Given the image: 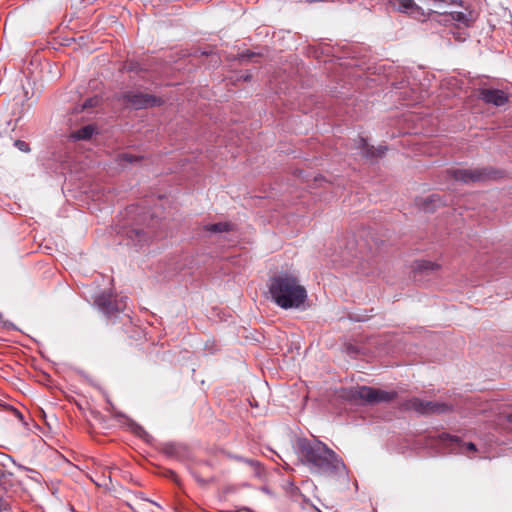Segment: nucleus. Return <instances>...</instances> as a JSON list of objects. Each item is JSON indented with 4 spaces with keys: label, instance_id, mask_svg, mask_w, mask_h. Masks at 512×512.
<instances>
[{
    "label": "nucleus",
    "instance_id": "1",
    "mask_svg": "<svg viewBox=\"0 0 512 512\" xmlns=\"http://www.w3.org/2000/svg\"><path fill=\"white\" fill-rule=\"evenodd\" d=\"M297 449L300 461L312 473L334 475L345 469L342 459L317 439L299 438Z\"/></svg>",
    "mask_w": 512,
    "mask_h": 512
},
{
    "label": "nucleus",
    "instance_id": "2",
    "mask_svg": "<svg viewBox=\"0 0 512 512\" xmlns=\"http://www.w3.org/2000/svg\"><path fill=\"white\" fill-rule=\"evenodd\" d=\"M269 292L272 300L283 309L299 308L307 299V291L299 279L289 273L271 278Z\"/></svg>",
    "mask_w": 512,
    "mask_h": 512
},
{
    "label": "nucleus",
    "instance_id": "3",
    "mask_svg": "<svg viewBox=\"0 0 512 512\" xmlns=\"http://www.w3.org/2000/svg\"><path fill=\"white\" fill-rule=\"evenodd\" d=\"M396 392L385 391L373 387L361 386L351 390L350 397L352 399H359L363 403L375 404L381 402H390L395 399Z\"/></svg>",
    "mask_w": 512,
    "mask_h": 512
},
{
    "label": "nucleus",
    "instance_id": "4",
    "mask_svg": "<svg viewBox=\"0 0 512 512\" xmlns=\"http://www.w3.org/2000/svg\"><path fill=\"white\" fill-rule=\"evenodd\" d=\"M447 173L456 181L465 184L483 182L494 178V172L487 168L450 169Z\"/></svg>",
    "mask_w": 512,
    "mask_h": 512
},
{
    "label": "nucleus",
    "instance_id": "5",
    "mask_svg": "<svg viewBox=\"0 0 512 512\" xmlns=\"http://www.w3.org/2000/svg\"><path fill=\"white\" fill-rule=\"evenodd\" d=\"M127 299L120 297L113 300L110 293L103 292L95 298L94 303L105 316L112 318L126 309Z\"/></svg>",
    "mask_w": 512,
    "mask_h": 512
},
{
    "label": "nucleus",
    "instance_id": "6",
    "mask_svg": "<svg viewBox=\"0 0 512 512\" xmlns=\"http://www.w3.org/2000/svg\"><path fill=\"white\" fill-rule=\"evenodd\" d=\"M406 407L420 414H441L451 409V407L444 402L425 401L416 397L408 400Z\"/></svg>",
    "mask_w": 512,
    "mask_h": 512
},
{
    "label": "nucleus",
    "instance_id": "7",
    "mask_svg": "<svg viewBox=\"0 0 512 512\" xmlns=\"http://www.w3.org/2000/svg\"><path fill=\"white\" fill-rule=\"evenodd\" d=\"M438 440L441 445L449 449L450 453L466 454L467 452L476 451V446L474 443H464L457 436L442 433L438 436Z\"/></svg>",
    "mask_w": 512,
    "mask_h": 512
},
{
    "label": "nucleus",
    "instance_id": "8",
    "mask_svg": "<svg viewBox=\"0 0 512 512\" xmlns=\"http://www.w3.org/2000/svg\"><path fill=\"white\" fill-rule=\"evenodd\" d=\"M387 2L395 11L407 14L416 20L424 19L426 16L425 10L414 0H387Z\"/></svg>",
    "mask_w": 512,
    "mask_h": 512
},
{
    "label": "nucleus",
    "instance_id": "9",
    "mask_svg": "<svg viewBox=\"0 0 512 512\" xmlns=\"http://www.w3.org/2000/svg\"><path fill=\"white\" fill-rule=\"evenodd\" d=\"M127 104L135 109L158 106L162 103L161 99L145 93L128 92L124 95Z\"/></svg>",
    "mask_w": 512,
    "mask_h": 512
},
{
    "label": "nucleus",
    "instance_id": "10",
    "mask_svg": "<svg viewBox=\"0 0 512 512\" xmlns=\"http://www.w3.org/2000/svg\"><path fill=\"white\" fill-rule=\"evenodd\" d=\"M479 99L484 103L497 107L505 105L509 100V95L501 89L481 88L478 94Z\"/></svg>",
    "mask_w": 512,
    "mask_h": 512
},
{
    "label": "nucleus",
    "instance_id": "11",
    "mask_svg": "<svg viewBox=\"0 0 512 512\" xmlns=\"http://www.w3.org/2000/svg\"><path fill=\"white\" fill-rule=\"evenodd\" d=\"M432 14H438L439 16L444 17V21H451L455 22L464 26H470L471 19L469 16L461 11H436L432 8L428 9V12L425 11V18L421 19L420 21H425L427 17L431 16Z\"/></svg>",
    "mask_w": 512,
    "mask_h": 512
},
{
    "label": "nucleus",
    "instance_id": "12",
    "mask_svg": "<svg viewBox=\"0 0 512 512\" xmlns=\"http://www.w3.org/2000/svg\"><path fill=\"white\" fill-rule=\"evenodd\" d=\"M357 148L360 149L362 156L369 160L382 157L387 150L386 146H379L378 148L370 146L363 137H359Z\"/></svg>",
    "mask_w": 512,
    "mask_h": 512
},
{
    "label": "nucleus",
    "instance_id": "13",
    "mask_svg": "<svg viewBox=\"0 0 512 512\" xmlns=\"http://www.w3.org/2000/svg\"><path fill=\"white\" fill-rule=\"evenodd\" d=\"M162 451L166 456L179 460L184 459L188 455L187 447L179 443H166Z\"/></svg>",
    "mask_w": 512,
    "mask_h": 512
},
{
    "label": "nucleus",
    "instance_id": "14",
    "mask_svg": "<svg viewBox=\"0 0 512 512\" xmlns=\"http://www.w3.org/2000/svg\"><path fill=\"white\" fill-rule=\"evenodd\" d=\"M95 129L92 125L84 126L71 134V138L74 140H88L92 137Z\"/></svg>",
    "mask_w": 512,
    "mask_h": 512
},
{
    "label": "nucleus",
    "instance_id": "15",
    "mask_svg": "<svg viewBox=\"0 0 512 512\" xmlns=\"http://www.w3.org/2000/svg\"><path fill=\"white\" fill-rule=\"evenodd\" d=\"M439 268V265L434 263V262H431V261H427V260H421V261H416L414 263V272H428V271H434V270H437Z\"/></svg>",
    "mask_w": 512,
    "mask_h": 512
},
{
    "label": "nucleus",
    "instance_id": "16",
    "mask_svg": "<svg viewBox=\"0 0 512 512\" xmlns=\"http://www.w3.org/2000/svg\"><path fill=\"white\" fill-rule=\"evenodd\" d=\"M232 229V224L229 222H219L208 224L205 226V230L212 233L228 232Z\"/></svg>",
    "mask_w": 512,
    "mask_h": 512
},
{
    "label": "nucleus",
    "instance_id": "17",
    "mask_svg": "<svg viewBox=\"0 0 512 512\" xmlns=\"http://www.w3.org/2000/svg\"><path fill=\"white\" fill-rule=\"evenodd\" d=\"M453 3V0H427V5L436 11H445L444 6H449Z\"/></svg>",
    "mask_w": 512,
    "mask_h": 512
},
{
    "label": "nucleus",
    "instance_id": "18",
    "mask_svg": "<svg viewBox=\"0 0 512 512\" xmlns=\"http://www.w3.org/2000/svg\"><path fill=\"white\" fill-rule=\"evenodd\" d=\"M440 203V198L439 196L437 195H431L429 197H427L425 200H424V203H423V209L425 211H430L431 208H430V204H433V207H436L437 204Z\"/></svg>",
    "mask_w": 512,
    "mask_h": 512
},
{
    "label": "nucleus",
    "instance_id": "19",
    "mask_svg": "<svg viewBox=\"0 0 512 512\" xmlns=\"http://www.w3.org/2000/svg\"><path fill=\"white\" fill-rule=\"evenodd\" d=\"M129 237L132 239V241H137V245H142V242L144 241L145 233L142 230H132L130 231Z\"/></svg>",
    "mask_w": 512,
    "mask_h": 512
},
{
    "label": "nucleus",
    "instance_id": "20",
    "mask_svg": "<svg viewBox=\"0 0 512 512\" xmlns=\"http://www.w3.org/2000/svg\"><path fill=\"white\" fill-rule=\"evenodd\" d=\"M99 102H100V99L97 96L88 98L81 105V111L88 109V108L96 107L99 104Z\"/></svg>",
    "mask_w": 512,
    "mask_h": 512
},
{
    "label": "nucleus",
    "instance_id": "21",
    "mask_svg": "<svg viewBox=\"0 0 512 512\" xmlns=\"http://www.w3.org/2000/svg\"><path fill=\"white\" fill-rule=\"evenodd\" d=\"M238 459L243 461V462H245V463H247L248 465H250L254 469L255 474L257 476L261 475V465H260V463L258 461L252 460V459H244V458H241V457H239Z\"/></svg>",
    "mask_w": 512,
    "mask_h": 512
},
{
    "label": "nucleus",
    "instance_id": "22",
    "mask_svg": "<svg viewBox=\"0 0 512 512\" xmlns=\"http://www.w3.org/2000/svg\"><path fill=\"white\" fill-rule=\"evenodd\" d=\"M14 146L20 150L21 152H29L30 151V147H29V144L23 140H16L14 142Z\"/></svg>",
    "mask_w": 512,
    "mask_h": 512
},
{
    "label": "nucleus",
    "instance_id": "23",
    "mask_svg": "<svg viewBox=\"0 0 512 512\" xmlns=\"http://www.w3.org/2000/svg\"><path fill=\"white\" fill-rule=\"evenodd\" d=\"M119 160L120 161H125V162H128V163H132V162H135V161H138L139 158L136 157V156H133L129 153H121L119 156H118Z\"/></svg>",
    "mask_w": 512,
    "mask_h": 512
},
{
    "label": "nucleus",
    "instance_id": "24",
    "mask_svg": "<svg viewBox=\"0 0 512 512\" xmlns=\"http://www.w3.org/2000/svg\"><path fill=\"white\" fill-rule=\"evenodd\" d=\"M13 413L15 414V416L17 418H19L20 420H23V415L17 409H13Z\"/></svg>",
    "mask_w": 512,
    "mask_h": 512
},
{
    "label": "nucleus",
    "instance_id": "25",
    "mask_svg": "<svg viewBox=\"0 0 512 512\" xmlns=\"http://www.w3.org/2000/svg\"><path fill=\"white\" fill-rule=\"evenodd\" d=\"M7 510H8L7 504L0 503V512H7Z\"/></svg>",
    "mask_w": 512,
    "mask_h": 512
},
{
    "label": "nucleus",
    "instance_id": "26",
    "mask_svg": "<svg viewBox=\"0 0 512 512\" xmlns=\"http://www.w3.org/2000/svg\"><path fill=\"white\" fill-rule=\"evenodd\" d=\"M241 78L244 80V81H248L251 79V74L249 73H245L243 75H241Z\"/></svg>",
    "mask_w": 512,
    "mask_h": 512
},
{
    "label": "nucleus",
    "instance_id": "27",
    "mask_svg": "<svg viewBox=\"0 0 512 512\" xmlns=\"http://www.w3.org/2000/svg\"><path fill=\"white\" fill-rule=\"evenodd\" d=\"M254 55H255L254 53H246V54H242L241 57L243 59H245V58L249 59V58L253 57Z\"/></svg>",
    "mask_w": 512,
    "mask_h": 512
},
{
    "label": "nucleus",
    "instance_id": "28",
    "mask_svg": "<svg viewBox=\"0 0 512 512\" xmlns=\"http://www.w3.org/2000/svg\"><path fill=\"white\" fill-rule=\"evenodd\" d=\"M136 69H137L136 66H134L132 64L128 66V70H130V71H134Z\"/></svg>",
    "mask_w": 512,
    "mask_h": 512
},
{
    "label": "nucleus",
    "instance_id": "29",
    "mask_svg": "<svg viewBox=\"0 0 512 512\" xmlns=\"http://www.w3.org/2000/svg\"><path fill=\"white\" fill-rule=\"evenodd\" d=\"M262 490H263L265 493H268V494L270 493L269 489H268V488H266V487H263V488H262Z\"/></svg>",
    "mask_w": 512,
    "mask_h": 512
},
{
    "label": "nucleus",
    "instance_id": "30",
    "mask_svg": "<svg viewBox=\"0 0 512 512\" xmlns=\"http://www.w3.org/2000/svg\"><path fill=\"white\" fill-rule=\"evenodd\" d=\"M511 420H512V415H511Z\"/></svg>",
    "mask_w": 512,
    "mask_h": 512
}]
</instances>
